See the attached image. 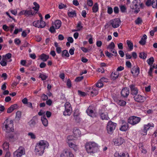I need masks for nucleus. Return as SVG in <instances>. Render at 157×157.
Here are the masks:
<instances>
[{
    "label": "nucleus",
    "mask_w": 157,
    "mask_h": 157,
    "mask_svg": "<svg viewBox=\"0 0 157 157\" xmlns=\"http://www.w3.org/2000/svg\"><path fill=\"white\" fill-rule=\"evenodd\" d=\"M49 146L48 143L45 140H40L36 144L34 152L36 155L41 156L43 155L44 150L48 148Z\"/></svg>",
    "instance_id": "1"
},
{
    "label": "nucleus",
    "mask_w": 157,
    "mask_h": 157,
    "mask_svg": "<svg viewBox=\"0 0 157 157\" xmlns=\"http://www.w3.org/2000/svg\"><path fill=\"white\" fill-rule=\"evenodd\" d=\"M85 147L88 153L94 154L99 150L98 144L94 142H89L86 143Z\"/></svg>",
    "instance_id": "2"
},
{
    "label": "nucleus",
    "mask_w": 157,
    "mask_h": 157,
    "mask_svg": "<svg viewBox=\"0 0 157 157\" xmlns=\"http://www.w3.org/2000/svg\"><path fill=\"white\" fill-rule=\"evenodd\" d=\"M12 120H9L8 119L6 120L3 123V127H4V130L6 132H13L14 130Z\"/></svg>",
    "instance_id": "3"
},
{
    "label": "nucleus",
    "mask_w": 157,
    "mask_h": 157,
    "mask_svg": "<svg viewBox=\"0 0 157 157\" xmlns=\"http://www.w3.org/2000/svg\"><path fill=\"white\" fill-rule=\"evenodd\" d=\"M141 119L140 117L135 116L130 117L128 120V123L133 125L138 124L141 121Z\"/></svg>",
    "instance_id": "4"
},
{
    "label": "nucleus",
    "mask_w": 157,
    "mask_h": 157,
    "mask_svg": "<svg viewBox=\"0 0 157 157\" xmlns=\"http://www.w3.org/2000/svg\"><path fill=\"white\" fill-rule=\"evenodd\" d=\"M117 124L112 122L111 121L108 122L107 126V131L109 134H112L115 129Z\"/></svg>",
    "instance_id": "5"
},
{
    "label": "nucleus",
    "mask_w": 157,
    "mask_h": 157,
    "mask_svg": "<svg viewBox=\"0 0 157 157\" xmlns=\"http://www.w3.org/2000/svg\"><path fill=\"white\" fill-rule=\"evenodd\" d=\"M25 151L24 148L22 147H20L13 153V157H21L22 155L25 154Z\"/></svg>",
    "instance_id": "6"
},
{
    "label": "nucleus",
    "mask_w": 157,
    "mask_h": 157,
    "mask_svg": "<svg viewBox=\"0 0 157 157\" xmlns=\"http://www.w3.org/2000/svg\"><path fill=\"white\" fill-rule=\"evenodd\" d=\"M60 157H75L72 153L67 149H64L60 155Z\"/></svg>",
    "instance_id": "7"
},
{
    "label": "nucleus",
    "mask_w": 157,
    "mask_h": 157,
    "mask_svg": "<svg viewBox=\"0 0 157 157\" xmlns=\"http://www.w3.org/2000/svg\"><path fill=\"white\" fill-rule=\"evenodd\" d=\"M42 18H41L40 21L37 20L34 21L33 25L35 27L38 28H43L45 26V23L44 21L42 20Z\"/></svg>",
    "instance_id": "8"
},
{
    "label": "nucleus",
    "mask_w": 157,
    "mask_h": 157,
    "mask_svg": "<svg viewBox=\"0 0 157 157\" xmlns=\"http://www.w3.org/2000/svg\"><path fill=\"white\" fill-rule=\"evenodd\" d=\"M154 124L153 123H149L147 124H145L144 126L143 129H142V134L143 135H146L147 134V131L151 127H153Z\"/></svg>",
    "instance_id": "9"
},
{
    "label": "nucleus",
    "mask_w": 157,
    "mask_h": 157,
    "mask_svg": "<svg viewBox=\"0 0 157 157\" xmlns=\"http://www.w3.org/2000/svg\"><path fill=\"white\" fill-rule=\"evenodd\" d=\"M115 45L113 42H111L107 46V49L109 50L110 51L112 52L114 56H116L117 54V52L115 51L114 48Z\"/></svg>",
    "instance_id": "10"
},
{
    "label": "nucleus",
    "mask_w": 157,
    "mask_h": 157,
    "mask_svg": "<svg viewBox=\"0 0 157 157\" xmlns=\"http://www.w3.org/2000/svg\"><path fill=\"white\" fill-rule=\"evenodd\" d=\"M110 23L113 27L117 28L120 25L121 21L119 18H116L111 21Z\"/></svg>",
    "instance_id": "11"
},
{
    "label": "nucleus",
    "mask_w": 157,
    "mask_h": 157,
    "mask_svg": "<svg viewBox=\"0 0 157 157\" xmlns=\"http://www.w3.org/2000/svg\"><path fill=\"white\" fill-rule=\"evenodd\" d=\"M135 100L138 102H142L144 101L146 98L144 96L140 94L136 95L134 97Z\"/></svg>",
    "instance_id": "12"
},
{
    "label": "nucleus",
    "mask_w": 157,
    "mask_h": 157,
    "mask_svg": "<svg viewBox=\"0 0 157 157\" xmlns=\"http://www.w3.org/2000/svg\"><path fill=\"white\" fill-rule=\"evenodd\" d=\"M38 120L37 116H35L29 122V124L31 127H34Z\"/></svg>",
    "instance_id": "13"
},
{
    "label": "nucleus",
    "mask_w": 157,
    "mask_h": 157,
    "mask_svg": "<svg viewBox=\"0 0 157 157\" xmlns=\"http://www.w3.org/2000/svg\"><path fill=\"white\" fill-rule=\"evenodd\" d=\"M124 141V139L121 137H118L113 140L114 144L117 146H119L121 145Z\"/></svg>",
    "instance_id": "14"
},
{
    "label": "nucleus",
    "mask_w": 157,
    "mask_h": 157,
    "mask_svg": "<svg viewBox=\"0 0 157 157\" xmlns=\"http://www.w3.org/2000/svg\"><path fill=\"white\" fill-rule=\"evenodd\" d=\"M131 90V93L133 95H136L138 93V90L137 87L133 85H131L130 86Z\"/></svg>",
    "instance_id": "15"
},
{
    "label": "nucleus",
    "mask_w": 157,
    "mask_h": 157,
    "mask_svg": "<svg viewBox=\"0 0 157 157\" xmlns=\"http://www.w3.org/2000/svg\"><path fill=\"white\" fill-rule=\"evenodd\" d=\"M86 112L88 115L92 117H94L96 116L95 113L93 110V108L91 106H89L87 109Z\"/></svg>",
    "instance_id": "16"
},
{
    "label": "nucleus",
    "mask_w": 157,
    "mask_h": 157,
    "mask_svg": "<svg viewBox=\"0 0 157 157\" xmlns=\"http://www.w3.org/2000/svg\"><path fill=\"white\" fill-rule=\"evenodd\" d=\"M129 90L127 87L123 89L121 92V95L124 97H127L129 94Z\"/></svg>",
    "instance_id": "17"
},
{
    "label": "nucleus",
    "mask_w": 157,
    "mask_h": 157,
    "mask_svg": "<svg viewBox=\"0 0 157 157\" xmlns=\"http://www.w3.org/2000/svg\"><path fill=\"white\" fill-rule=\"evenodd\" d=\"M122 125L121 126L120 129L122 131H125L128 128V123L124 121H122Z\"/></svg>",
    "instance_id": "18"
},
{
    "label": "nucleus",
    "mask_w": 157,
    "mask_h": 157,
    "mask_svg": "<svg viewBox=\"0 0 157 157\" xmlns=\"http://www.w3.org/2000/svg\"><path fill=\"white\" fill-rule=\"evenodd\" d=\"M140 2V0H134L130 6L131 8L132 9L136 10L137 8L138 4Z\"/></svg>",
    "instance_id": "19"
},
{
    "label": "nucleus",
    "mask_w": 157,
    "mask_h": 157,
    "mask_svg": "<svg viewBox=\"0 0 157 157\" xmlns=\"http://www.w3.org/2000/svg\"><path fill=\"white\" fill-rule=\"evenodd\" d=\"M69 147L73 149L75 151H76L78 150V146L74 143L71 142H67Z\"/></svg>",
    "instance_id": "20"
},
{
    "label": "nucleus",
    "mask_w": 157,
    "mask_h": 157,
    "mask_svg": "<svg viewBox=\"0 0 157 157\" xmlns=\"http://www.w3.org/2000/svg\"><path fill=\"white\" fill-rule=\"evenodd\" d=\"M114 156L115 157H129L128 154L126 152H121L120 153L116 152L114 154Z\"/></svg>",
    "instance_id": "21"
},
{
    "label": "nucleus",
    "mask_w": 157,
    "mask_h": 157,
    "mask_svg": "<svg viewBox=\"0 0 157 157\" xmlns=\"http://www.w3.org/2000/svg\"><path fill=\"white\" fill-rule=\"evenodd\" d=\"M132 73L135 76H137L140 73V69L138 67H133L131 70Z\"/></svg>",
    "instance_id": "22"
},
{
    "label": "nucleus",
    "mask_w": 157,
    "mask_h": 157,
    "mask_svg": "<svg viewBox=\"0 0 157 157\" xmlns=\"http://www.w3.org/2000/svg\"><path fill=\"white\" fill-rule=\"evenodd\" d=\"M100 115L101 119L102 120H109V118L108 117V114L106 112H101Z\"/></svg>",
    "instance_id": "23"
},
{
    "label": "nucleus",
    "mask_w": 157,
    "mask_h": 157,
    "mask_svg": "<svg viewBox=\"0 0 157 157\" xmlns=\"http://www.w3.org/2000/svg\"><path fill=\"white\" fill-rule=\"evenodd\" d=\"M61 23L62 22L60 20H57L55 21L53 25L54 26L55 29H58L61 27Z\"/></svg>",
    "instance_id": "24"
},
{
    "label": "nucleus",
    "mask_w": 157,
    "mask_h": 157,
    "mask_svg": "<svg viewBox=\"0 0 157 157\" xmlns=\"http://www.w3.org/2000/svg\"><path fill=\"white\" fill-rule=\"evenodd\" d=\"M41 120L44 126L47 127L48 126V121L45 115H44L41 117Z\"/></svg>",
    "instance_id": "25"
},
{
    "label": "nucleus",
    "mask_w": 157,
    "mask_h": 157,
    "mask_svg": "<svg viewBox=\"0 0 157 157\" xmlns=\"http://www.w3.org/2000/svg\"><path fill=\"white\" fill-rule=\"evenodd\" d=\"M115 101L120 106H124L126 104V102L123 100L116 99H115Z\"/></svg>",
    "instance_id": "26"
},
{
    "label": "nucleus",
    "mask_w": 157,
    "mask_h": 157,
    "mask_svg": "<svg viewBox=\"0 0 157 157\" xmlns=\"http://www.w3.org/2000/svg\"><path fill=\"white\" fill-rule=\"evenodd\" d=\"M40 58L41 60L44 62L46 61L49 58V56L44 53L42 54L40 56Z\"/></svg>",
    "instance_id": "27"
},
{
    "label": "nucleus",
    "mask_w": 157,
    "mask_h": 157,
    "mask_svg": "<svg viewBox=\"0 0 157 157\" xmlns=\"http://www.w3.org/2000/svg\"><path fill=\"white\" fill-rule=\"evenodd\" d=\"M90 95L92 97L96 96L98 93V89L97 87L93 88L90 91Z\"/></svg>",
    "instance_id": "28"
},
{
    "label": "nucleus",
    "mask_w": 157,
    "mask_h": 157,
    "mask_svg": "<svg viewBox=\"0 0 157 157\" xmlns=\"http://www.w3.org/2000/svg\"><path fill=\"white\" fill-rule=\"evenodd\" d=\"M9 143L5 142L2 145V147L4 150L7 151L9 150Z\"/></svg>",
    "instance_id": "29"
},
{
    "label": "nucleus",
    "mask_w": 157,
    "mask_h": 157,
    "mask_svg": "<svg viewBox=\"0 0 157 157\" xmlns=\"http://www.w3.org/2000/svg\"><path fill=\"white\" fill-rule=\"evenodd\" d=\"M72 109H65V111H64L63 113V115L64 116H70L71 115L72 112Z\"/></svg>",
    "instance_id": "30"
},
{
    "label": "nucleus",
    "mask_w": 157,
    "mask_h": 157,
    "mask_svg": "<svg viewBox=\"0 0 157 157\" xmlns=\"http://www.w3.org/2000/svg\"><path fill=\"white\" fill-rule=\"evenodd\" d=\"M119 75V73L118 71H116L115 72H114V73H112L111 75V77L112 78V79L113 80H115L117 79Z\"/></svg>",
    "instance_id": "31"
},
{
    "label": "nucleus",
    "mask_w": 157,
    "mask_h": 157,
    "mask_svg": "<svg viewBox=\"0 0 157 157\" xmlns=\"http://www.w3.org/2000/svg\"><path fill=\"white\" fill-rule=\"evenodd\" d=\"M67 14L70 17H73L76 16V13L75 10H72L71 11H68Z\"/></svg>",
    "instance_id": "32"
},
{
    "label": "nucleus",
    "mask_w": 157,
    "mask_h": 157,
    "mask_svg": "<svg viewBox=\"0 0 157 157\" xmlns=\"http://www.w3.org/2000/svg\"><path fill=\"white\" fill-rule=\"evenodd\" d=\"M73 133L74 136L76 137H79L81 134V132L80 130L78 129L74 130L73 131Z\"/></svg>",
    "instance_id": "33"
},
{
    "label": "nucleus",
    "mask_w": 157,
    "mask_h": 157,
    "mask_svg": "<svg viewBox=\"0 0 157 157\" xmlns=\"http://www.w3.org/2000/svg\"><path fill=\"white\" fill-rule=\"evenodd\" d=\"M127 43L130 50H132L133 48V44L132 43L128 40H127Z\"/></svg>",
    "instance_id": "34"
},
{
    "label": "nucleus",
    "mask_w": 157,
    "mask_h": 157,
    "mask_svg": "<svg viewBox=\"0 0 157 157\" xmlns=\"http://www.w3.org/2000/svg\"><path fill=\"white\" fill-rule=\"evenodd\" d=\"M98 6L97 3L94 4L92 8V10L93 12L96 13L98 10Z\"/></svg>",
    "instance_id": "35"
},
{
    "label": "nucleus",
    "mask_w": 157,
    "mask_h": 157,
    "mask_svg": "<svg viewBox=\"0 0 157 157\" xmlns=\"http://www.w3.org/2000/svg\"><path fill=\"white\" fill-rule=\"evenodd\" d=\"M139 56L140 58L145 59L147 58V54L144 52H140L139 54Z\"/></svg>",
    "instance_id": "36"
},
{
    "label": "nucleus",
    "mask_w": 157,
    "mask_h": 157,
    "mask_svg": "<svg viewBox=\"0 0 157 157\" xmlns=\"http://www.w3.org/2000/svg\"><path fill=\"white\" fill-rule=\"evenodd\" d=\"M62 56H66L68 57L69 56V54L67 50H63L62 53Z\"/></svg>",
    "instance_id": "37"
},
{
    "label": "nucleus",
    "mask_w": 157,
    "mask_h": 157,
    "mask_svg": "<svg viewBox=\"0 0 157 157\" xmlns=\"http://www.w3.org/2000/svg\"><path fill=\"white\" fill-rule=\"evenodd\" d=\"M33 5L35 6L33 7V9L35 11H38L40 7L39 5L36 2H33Z\"/></svg>",
    "instance_id": "38"
},
{
    "label": "nucleus",
    "mask_w": 157,
    "mask_h": 157,
    "mask_svg": "<svg viewBox=\"0 0 157 157\" xmlns=\"http://www.w3.org/2000/svg\"><path fill=\"white\" fill-rule=\"evenodd\" d=\"M11 54L10 53H8L6 54L5 56H3L2 58H4L5 59L7 60V59H9L11 57Z\"/></svg>",
    "instance_id": "39"
},
{
    "label": "nucleus",
    "mask_w": 157,
    "mask_h": 157,
    "mask_svg": "<svg viewBox=\"0 0 157 157\" xmlns=\"http://www.w3.org/2000/svg\"><path fill=\"white\" fill-rule=\"evenodd\" d=\"M148 64L150 65H151L154 62V59L153 57H151L147 60Z\"/></svg>",
    "instance_id": "40"
},
{
    "label": "nucleus",
    "mask_w": 157,
    "mask_h": 157,
    "mask_svg": "<svg viewBox=\"0 0 157 157\" xmlns=\"http://www.w3.org/2000/svg\"><path fill=\"white\" fill-rule=\"evenodd\" d=\"M0 64L3 66H5L7 65V60L2 58V60L0 62Z\"/></svg>",
    "instance_id": "41"
},
{
    "label": "nucleus",
    "mask_w": 157,
    "mask_h": 157,
    "mask_svg": "<svg viewBox=\"0 0 157 157\" xmlns=\"http://www.w3.org/2000/svg\"><path fill=\"white\" fill-rule=\"evenodd\" d=\"M39 77L41 78L42 80H45L47 78L48 76L44 74L40 73L39 76Z\"/></svg>",
    "instance_id": "42"
},
{
    "label": "nucleus",
    "mask_w": 157,
    "mask_h": 157,
    "mask_svg": "<svg viewBox=\"0 0 157 157\" xmlns=\"http://www.w3.org/2000/svg\"><path fill=\"white\" fill-rule=\"evenodd\" d=\"M67 142H71V140H75V137L72 135H69L67 137Z\"/></svg>",
    "instance_id": "43"
},
{
    "label": "nucleus",
    "mask_w": 157,
    "mask_h": 157,
    "mask_svg": "<svg viewBox=\"0 0 157 157\" xmlns=\"http://www.w3.org/2000/svg\"><path fill=\"white\" fill-rule=\"evenodd\" d=\"M152 7L153 8H157V0H152Z\"/></svg>",
    "instance_id": "44"
},
{
    "label": "nucleus",
    "mask_w": 157,
    "mask_h": 157,
    "mask_svg": "<svg viewBox=\"0 0 157 157\" xmlns=\"http://www.w3.org/2000/svg\"><path fill=\"white\" fill-rule=\"evenodd\" d=\"M140 149L141 153H143L144 154H146L147 153V151L144 148L143 146H141V147H140Z\"/></svg>",
    "instance_id": "45"
},
{
    "label": "nucleus",
    "mask_w": 157,
    "mask_h": 157,
    "mask_svg": "<svg viewBox=\"0 0 157 157\" xmlns=\"http://www.w3.org/2000/svg\"><path fill=\"white\" fill-rule=\"evenodd\" d=\"M135 23L137 25L141 24L142 22V20L140 17H138L135 21Z\"/></svg>",
    "instance_id": "46"
},
{
    "label": "nucleus",
    "mask_w": 157,
    "mask_h": 157,
    "mask_svg": "<svg viewBox=\"0 0 157 157\" xmlns=\"http://www.w3.org/2000/svg\"><path fill=\"white\" fill-rule=\"evenodd\" d=\"M65 109H72L71 104L69 102H66L64 104Z\"/></svg>",
    "instance_id": "47"
},
{
    "label": "nucleus",
    "mask_w": 157,
    "mask_h": 157,
    "mask_svg": "<svg viewBox=\"0 0 157 157\" xmlns=\"http://www.w3.org/2000/svg\"><path fill=\"white\" fill-rule=\"evenodd\" d=\"M77 27L78 29L77 31L80 30L82 28V26L81 25V22H79L78 23L77 26ZM77 31V30L74 31Z\"/></svg>",
    "instance_id": "48"
},
{
    "label": "nucleus",
    "mask_w": 157,
    "mask_h": 157,
    "mask_svg": "<svg viewBox=\"0 0 157 157\" xmlns=\"http://www.w3.org/2000/svg\"><path fill=\"white\" fill-rule=\"evenodd\" d=\"M103 86V83L100 81H98L97 83L96 84V87H101Z\"/></svg>",
    "instance_id": "49"
},
{
    "label": "nucleus",
    "mask_w": 157,
    "mask_h": 157,
    "mask_svg": "<svg viewBox=\"0 0 157 157\" xmlns=\"http://www.w3.org/2000/svg\"><path fill=\"white\" fill-rule=\"evenodd\" d=\"M25 15L29 16L30 15H33V13L32 10H25Z\"/></svg>",
    "instance_id": "50"
},
{
    "label": "nucleus",
    "mask_w": 157,
    "mask_h": 157,
    "mask_svg": "<svg viewBox=\"0 0 157 157\" xmlns=\"http://www.w3.org/2000/svg\"><path fill=\"white\" fill-rule=\"evenodd\" d=\"M78 94L81 96H85L86 95V93L80 90H78Z\"/></svg>",
    "instance_id": "51"
},
{
    "label": "nucleus",
    "mask_w": 157,
    "mask_h": 157,
    "mask_svg": "<svg viewBox=\"0 0 157 157\" xmlns=\"http://www.w3.org/2000/svg\"><path fill=\"white\" fill-rule=\"evenodd\" d=\"M145 4L147 6H152V1L151 0H147Z\"/></svg>",
    "instance_id": "52"
},
{
    "label": "nucleus",
    "mask_w": 157,
    "mask_h": 157,
    "mask_svg": "<svg viewBox=\"0 0 157 157\" xmlns=\"http://www.w3.org/2000/svg\"><path fill=\"white\" fill-rule=\"evenodd\" d=\"M105 55L109 58H111L113 56H114L113 54H112L107 51L105 52Z\"/></svg>",
    "instance_id": "53"
},
{
    "label": "nucleus",
    "mask_w": 157,
    "mask_h": 157,
    "mask_svg": "<svg viewBox=\"0 0 157 157\" xmlns=\"http://www.w3.org/2000/svg\"><path fill=\"white\" fill-rule=\"evenodd\" d=\"M73 116L75 120L77 121H78L79 119L78 114H76L75 113H74Z\"/></svg>",
    "instance_id": "54"
},
{
    "label": "nucleus",
    "mask_w": 157,
    "mask_h": 157,
    "mask_svg": "<svg viewBox=\"0 0 157 157\" xmlns=\"http://www.w3.org/2000/svg\"><path fill=\"white\" fill-rule=\"evenodd\" d=\"M121 11L122 13H124L126 10V8L124 6H120Z\"/></svg>",
    "instance_id": "55"
},
{
    "label": "nucleus",
    "mask_w": 157,
    "mask_h": 157,
    "mask_svg": "<svg viewBox=\"0 0 157 157\" xmlns=\"http://www.w3.org/2000/svg\"><path fill=\"white\" fill-rule=\"evenodd\" d=\"M28 135L32 139H35L36 138L35 134L32 132H29L28 134Z\"/></svg>",
    "instance_id": "56"
},
{
    "label": "nucleus",
    "mask_w": 157,
    "mask_h": 157,
    "mask_svg": "<svg viewBox=\"0 0 157 157\" xmlns=\"http://www.w3.org/2000/svg\"><path fill=\"white\" fill-rule=\"evenodd\" d=\"M83 78V76L78 77H77L75 80V81L77 82H78L82 80Z\"/></svg>",
    "instance_id": "57"
},
{
    "label": "nucleus",
    "mask_w": 157,
    "mask_h": 157,
    "mask_svg": "<svg viewBox=\"0 0 157 157\" xmlns=\"http://www.w3.org/2000/svg\"><path fill=\"white\" fill-rule=\"evenodd\" d=\"M87 4L89 6H92L93 5V2L92 0H87Z\"/></svg>",
    "instance_id": "58"
},
{
    "label": "nucleus",
    "mask_w": 157,
    "mask_h": 157,
    "mask_svg": "<svg viewBox=\"0 0 157 157\" xmlns=\"http://www.w3.org/2000/svg\"><path fill=\"white\" fill-rule=\"evenodd\" d=\"M67 7V6L62 3H61L59 6V8L60 9H62Z\"/></svg>",
    "instance_id": "59"
},
{
    "label": "nucleus",
    "mask_w": 157,
    "mask_h": 157,
    "mask_svg": "<svg viewBox=\"0 0 157 157\" xmlns=\"http://www.w3.org/2000/svg\"><path fill=\"white\" fill-rule=\"evenodd\" d=\"M67 85L69 88H70L71 87V82L69 79H68L67 80Z\"/></svg>",
    "instance_id": "60"
},
{
    "label": "nucleus",
    "mask_w": 157,
    "mask_h": 157,
    "mask_svg": "<svg viewBox=\"0 0 157 157\" xmlns=\"http://www.w3.org/2000/svg\"><path fill=\"white\" fill-rule=\"evenodd\" d=\"M41 98L43 100L45 101L48 99V97L47 95L43 94L41 96Z\"/></svg>",
    "instance_id": "61"
},
{
    "label": "nucleus",
    "mask_w": 157,
    "mask_h": 157,
    "mask_svg": "<svg viewBox=\"0 0 157 157\" xmlns=\"http://www.w3.org/2000/svg\"><path fill=\"white\" fill-rule=\"evenodd\" d=\"M100 81L102 83L103 82H108V79L105 78H102L100 79Z\"/></svg>",
    "instance_id": "62"
},
{
    "label": "nucleus",
    "mask_w": 157,
    "mask_h": 157,
    "mask_svg": "<svg viewBox=\"0 0 157 157\" xmlns=\"http://www.w3.org/2000/svg\"><path fill=\"white\" fill-rule=\"evenodd\" d=\"M21 112L19 111H17L16 113V117L18 118L21 117Z\"/></svg>",
    "instance_id": "63"
},
{
    "label": "nucleus",
    "mask_w": 157,
    "mask_h": 157,
    "mask_svg": "<svg viewBox=\"0 0 157 157\" xmlns=\"http://www.w3.org/2000/svg\"><path fill=\"white\" fill-rule=\"evenodd\" d=\"M113 12L112 8L111 7H108L107 10V13L109 14H111Z\"/></svg>",
    "instance_id": "64"
}]
</instances>
